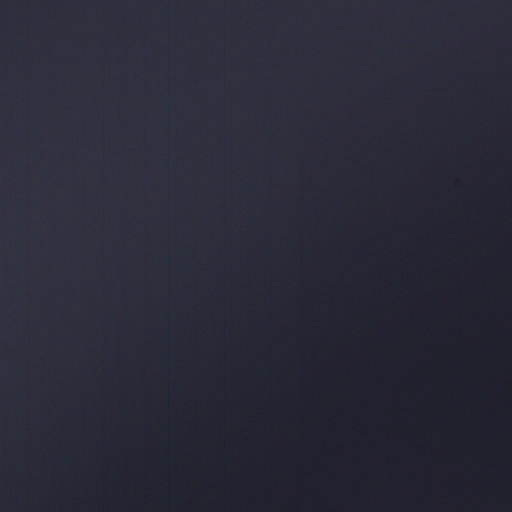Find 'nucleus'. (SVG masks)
I'll return each mask as SVG.
<instances>
[{"mask_svg": "<svg viewBox=\"0 0 512 512\" xmlns=\"http://www.w3.org/2000/svg\"><path fill=\"white\" fill-rule=\"evenodd\" d=\"M472 512H480V439H472Z\"/></svg>", "mask_w": 512, "mask_h": 512, "instance_id": "nucleus-1", "label": "nucleus"}, {"mask_svg": "<svg viewBox=\"0 0 512 512\" xmlns=\"http://www.w3.org/2000/svg\"><path fill=\"white\" fill-rule=\"evenodd\" d=\"M484 485V479L482 478V486Z\"/></svg>", "mask_w": 512, "mask_h": 512, "instance_id": "nucleus-2", "label": "nucleus"}]
</instances>
